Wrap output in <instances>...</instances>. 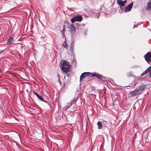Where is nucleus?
<instances>
[{"label": "nucleus", "instance_id": "nucleus-1", "mask_svg": "<svg viewBox=\"0 0 151 151\" xmlns=\"http://www.w3.org/2000/svg\"><path fill=\"white\" fill-rule=\"evenodd\" d=\"M144 89V85H142L140 86H138L135 88L134 91L130 92V94L132 96L139 95L142 92Z\"/></svg>", "mask_w": 151, "mask_h": 151}, {"label": "nucleus", "instance_id": "nucleus-2", "mask_svg": "<svg viewBox=\"0 0 151 151\" xmlns=\"http://www.w3.org/2000/svg\"><path fill=\"white\" fill-rule=\"evenodd\" d=\"M60 66L62 67L61 69L63 72L66 73L69 71L70 66L69 63L65 60H62L60 62Z\"/></svg>", "mask_w": 151, "mask_h": 151}, {"label": "nucleus", "instance_id": "nucleus-3", "mask_svg": "<svg viewBox=\"0 0 151 151\" xmlns=\"http://www.w3.org/2000/svg\"><path fill=\"white\" fill-rule=\"evenodd\" d=\"M82 17L81 15H77L74 16L70 20L71 22H73L75 21L80 22L82 20Z\"/></svg>", "mask_w": 151, "mask_h": 151}, {"label": "nucleus", "instance_id": "nucleus-4", "mask_svg": "<svg viewBox=\"0 0 151 151\" xmlns=\"http://www.w3.org/2000/svg\"><path fill=\"white\" fill-rule=\"evenodd\" d=\"M145 60L149 63L151 62V53L148 52L144 56Z\"/></svg>", "mask_w": 151, "mask_h": 151}, {"label": "nucleus", "instance_id": "nucleus-5", "mask_svg": "<svg viewBox=\"0 0 151 151\" xmlns=\"http://www.w3.org/2000/svg\"><path fill=\"white\" fill-rule=\"evenodd\" d=\"M91 73L90 72H85L81 74L80 77V81H81L86 77L91 75Z\"/></svg>", "mask_w": 151, "mask_h": 151}, {"label": "nucleus", "instance_id": "nucleus-6", "mask_svg": "<svg viewBox=\"0 0 151 151\" xmlns=\"http://www.w3.org/2000/svg\"><path fill=\"white\" fill-rule=\"evenodd\" d=\"M90 76L96 77L98 79L101 80H102L103 78V76L101 75L96 73H92Z\"/></svg>", "mask_w": 151, "mask_h": 151}, {"label": "nucleus", "instance_id": "nucleus-7", "mask_svg": "<svg viewBox=\"0 0 151 151\" xmlns=\"http://www.w3.org/2000/svg\"><path fill=\"white\" fill-rule=\"evenodd\" d=\"M68 28L70 31L72 33H74L75 31V28L74 25L73 24H69L68 26Z\"/></svg>", "mask_w": 151, "mask_h": 151}, {"label": "nucleus", "instance_id": "nucleus-8", "mask_svg": "<svg viewBox=\"0 0 151 151\" xmlns=\"http://www.w3.org/2000/svg\"><path fill=\"white\" fill-rule=\"evenodd\" d=\"M133 2H132L126 7L125 10L126 12H129L131 10L133 5Z\"/></svg>", "mask_w": 151, "mask_h": 151}, {"label": "nucleus", "instance_id": "nucleus-9", "mask_svg": "<svg viewBox=\"0 0 151 151\" xmlns=\"http://www.w3.org/2000/svg\"><path fill=\"white\" fill-rule=\"evenodd\" d=\"M127 1H122L121 0H117V3L120 6V7H123L125 5Z\"/></svg>", "mask_w": 151, "mask_h": 151}, {"label": "nucleus", "instance_id": "nucleus-10", "mask_svg": "<svg viewBox=\"0 0 151 151\" xmlns=\"http://www.w3.org/2000/svg\"><path fill=\"white\" fill-rule=\"evenodd\" d=\"M147 10H151V0H149L147 4Z\"/></svg>", "mask_w": 151, "mask_h": 151}, {"label": "nucleus", "instance_id": "nucleus-11", "mask_svg": "<svg viewBox=\"0 0 151 151\" xmlns=\"http://www.w3.org/2000/svg\"><path fill=\"white\" fill-rule=\"evenodd\" d=\"M33 93L37 96V97L41 101H44L42 97L39 96V95L37 93V92L35 91H33Z\"/></svg>", "mask_w": 151, "mask_h": 151}, {"label": "nucleus", "instance_id": "nucleus-12", "mask_svg": "<svg viewBox=\"0 0 151 151\" xmlns=\"http://www.w3.org/2000/svg\"><path fill=\"white\" fill-rule=\"evenodd\" d=\"M13 40V38L11 37H10L7 40V43H8V44H11L12 43V42Z\"/></svg>", "mask_w": 151, "mask_h": 151}, {"label": "nucleus", "instance_id": "nucleus-13", "mask_svg": "<svg viewBox=\"0 0 151 151\" xmlns=\"http://www.w3.org/2000/svg\"><path fill=\"white\" fill-rule=\"evenodd\" d=\"M150 70L148 68L145 71H144L141 74V76H143L144 75H146L147 73H149L150 72Z\"/></svg>", "mask_w": 151, "mask_h": 151}, {"label": "nucleus", "instance_id": "nucleus-14", "mask_svg": "<svg viewBox=\"0 0 151 151\" xmlns=\"http://www.w3.org/2000/svg\"><path fill=\"white\" fill-rule=\"evenodd\" d=\"M74 46V45L73 43H71L70 46V51L71 52H73Z\"/></svg>", "mask_w": 151, "mask_h": 151}, {"label": "nucleus", "instance_id": "nucleus-15", "mask_svg": "<svg viewBox=\"0 0 151 151\" xmlns=\"http://www.w3.org/2000/svg\"><path fill=\"white\" fill-rule=\"evenodd\" d=\"M97 125L99 129H101L102 127V125L101 123V122H99L97 123Z\"/></svg>", "mask_w": 151, "mask_h": 151}, {"label": "nucleus", "instance_id": "nucleus-16", "mask_svg": "<svg viewBox=\"0 0 151 151\" xmlns=\"http://www.w3.org/2000/svg\"><path fill=\"white\" fill-rule=\"evenodd\" d=\"M63 47L64 48H65L66 49L67 47V45L66 42V41H65L64 42H63Z\"/></svg>", "mask_w": 151, "mask_h": 151}, {"label": "nucleus", "instance_id": "nucleus-17", "mask_svg": "<svg viewBox=\"0 0 151 151\" xmlns=\"http://www.w3.org/2000/svg\"><path fill=\"white\" fill-rule=\"evenodd\" d=\"M73 104H72V103H68V105H67V106H67V108H69V107H70V106H71Z\"/></svg>", "mask_w": 151, "mask_h": 151}, {"label": "nucleus", "instance_id": "nucleus-18", "mask_svg": "<svg viewBox=\"0 0 151 151\" xmlns=\"http://www.w3.org/2000/svg\"><path fill=\"white\" fill-rule=\"evenodd\" d=\"M63 29L62 30V32L63 33V34L64 33V32H65V26H64L63 27Z\"/></svg>", "mask_w": 151, "mask_h": 151}, {"label": "nucleus", "instance_id": "nucleus-19", "mask_svg": "<svg viewBox=\"0 0 151 151\" xmlns=\"http://www.w3.org/2000/svg\"><path fill=\"white\" fill-rule=\"evenodd\" d=\"M148 68H149V69L151 71V66H150L149 67H148Z\"/></svg>", "mask_w": 151, "mask_h": 151}, {"label": "nucleus", "instance_id": "nucleus-20", "mask_svg": "<svg viewBox=\"0 0 151 151\" xmlns=\"http://www.w3.org/2000/svg\"><path fill=\"white\" fill-rule=\"evenodd\" d=\"M150 77H151V72L150 73Z\"/></svg>", "mask_w": 151, "mask_h": 151}]
</instances>
